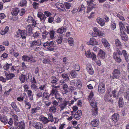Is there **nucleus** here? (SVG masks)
Wrapping results in <instances>:
<instances>
[{
	"label": "nucleus",
	"instance_id": "nucleus-1",
	"mask_svg": "<svg viewBox=\"0 0 129 129\" xmlns=\"http://www.w3.org/2000/svg\"><path fill=\"white\" fill-rule=\"evenodd\" d=\"M93 30L94 32V33H92V36L94 37H96L97 36L100 37H102L104 35V33L101 31L99 30L96 27H94Z\"/></svg>",
	"mask_w": 129,
	"mask_h": 129
},
{
	"label": "nucleus",
	"instance_id": "nucleus-2",
	"mask_svg": "<svg viewBox=\"0 0 129 129\" xmlns=\"http://www.w3.org/2000/svg\"><path fill=\"white\" fill-rule=\"evenodd\" d=\"M121 72L120 70L115 69L113 71L112 75H110L111 78L112 79H118L120 76Z\"/></svg>",
	"mask_w": 129,
	"mask_h": 129
},
{
	"label": "nucleus",
	"instance_id": "nucleus-3",
	"mask_svg": "<svg viewBox=\"0 0 129 129\" xmlns=\"http://www.w3.org/2000/svg\"><path fill=\"white\" fill-rule=\"evenodd\" d=\"M105 84L104 83H100L98 86V90L99 93L100 94L103 93L105 91Z\"/></svg>",
	"mask_w": 129,
	"mask_h": 129
},
{
	"label": "nucleus",
	"instance_id": "nucleus-4",
	"mask_svg": "<svg viewBox=\"0 0 129 129\" xmlns=\"http://www.w3.org/2000/svg\"><path fill=\"white\" fill-rule=\"evenodd\" d=\"M18 31L20 34L21 36L22 39H25L26 38V36H30L29 34H28L26 30H21L19 29Z\"/></svg>",
	"mask_w": 129,
	"mask_h": 129
},
{
	"label": "nucleus",
	"instance_id": "nucleus-5",
	"mask_svg": "<svg viewBox=\"0 0 129 129\" xmlns=\"http://www.w3.org/2000/svg\"><path fill=\"white\" fill-rule=\"evenodd\" d=\"M32 125L36 129H42L43 128L42 124L39 122H34L33 123Z\"/></svg>",
	"mask_w": 129,
	"mask_h": 129
},
{
	"label": "nucleus",
	"instance_id": "nucleus-6",
	"mask_svg": "<svg viewBox=\"0 0 129 129\" xmlns=\"http://www.w3.org/2000/svg\"><path fill=\"white\" fill-rule=\"evenodd\" d=\"M113 57L117 62L119 63L121 61V60L120 56L118 55L116 52H114L113 53Z\"/></svg>",
	"mask_w": 129,
	"mask_h": 129
},
{
	"label": "nucleus",
	"instance_id": "nucleus-7",
	"mask_svg": "<svg viewBox=\"0 0 129 129\" xmlns=\"http://www.w3.org/2000/svg\"><path fill=\"white\" fill-rule=\"evenodd\" d=\"M41 41L40 39L33 41L30 45V47H33L34 46H40L41 45Z\"/></svg>",
	"mask_w": 129,
	"mask_h": 129
},
{
	"label": "nucleus",
	"instance_id": "nucleus-8",
	"mask_svg": "<svg viewBox=\"0 0 129 129\" xmlns=\"http://www.w3.org/2000/svg\"><path fill=\"white\" fill-rule=\"evenodd\" d=\"M17 125H15L17 127V129H25V125L23 122L21 121L17 122Z\"/></svg>",
	"mask_w": 129,
	"mask_h": 129
},
{
	"label": "nucleus",
	"instance_id": "nucleus-9",
	"mask_svg": "<svg viewBox=\"0 0 129 129\" xmlns=\"http://www.w3.org/2000/svg\"><path fill=\"white\" fill-rule=\"evenodd\" d=\"M27 21L28 23H32L31 25L33 26H35L36 24V21L33 18L30 16L28 17Z\"/></svg>",
	"mask_w": 129,
	"mask_h": 129
},
{
	"label": "nucleus",
	"instance_id": "nucleus-10",
	"mask_svg": "<svg viewBox=\"0 0 129 129\" xmlns=\"http://www.w3.org/2000/svg\"><path fill=\"white\" fill-rule=\"evenodd\" d=\"M54 43L53 41H51L49 42V45L47 49L50 51H53L54 50Z\"/></svg>",
	"mask_w": 129,
	"mask_h": 129
},
{
	"label": "nucleus",
	"instance_id": "nucleus-11",
	"mask_svg": "<svg viewBox=\"0 0 129 129\" xmlns=\"http://www.w3.org/2000/svg\"><path fill=\"white\" fill-rule=\"evenodd\" d=\"M69 101H64L63 102L61 103L59 105L60 108V111L62 110L63 109L66 108V105L69 103Z\"/></svg>",
	"mask_w": 129,
	"mask_h": 129
},
{
	"label": "nucleus",
	"instance_id": "nucleus-12",
	"mask_svg": "<svg viewBox=\"0 0 129 129\" xmlns=\"http://www.w3.org/2000/svg\"><path fill=\"white\" fill-rule=\"evenodd\" d=\"M19 9L18 8H13L11 12L13 16H16L19 12Z\"/></svg>",
	"mask_w": 129,
	"mask_h": 129
},
{
	"label": "nucleus",
	"instance_id": "nucleus-13",
	"mask_svg": "<svg viewBox=\"0 0 129 129\" xmlns=\"http://www.w3.org/2000/svg\"><path fill=\"white\" fill-rule=\"evenodd\" d=\"M11 105L12 108L16 112H19L20 111V110L19 108L17 107V105L15 102H12L11 104Z\"/></svg>",
	"mask_w": 129,
	"mask_h": 129
},
{
	"label": "nucleus",
	"instance_id": "nucleus-14",
	"mask_svg": "<svg viewBox=\"0 0 129 129\" xmlns=\"http://www.w3.org/2000/svg\"><path fill=\"white\" fill-rule=\"evenodd\" d=\"M40 119L44 124H47L49 122L48 119L43 115L41 116Z\"/></svg>",
	"mask_w": 129,
	"mask_h": 129
},
{
	"label": "nucleus",
	"instance_id": "nucleus-15",
	"mask_svg": "<svg viewBox=\"0 0 129 129\" xmlns=\"http://www.w3.org/2000/svg\"><path fill=\"white\" fill-rule=\"evenodd\" d=\"M91 124L93 127H96L99 124V121L96 119H94L91 122Z\"/></svg>",
	"mask_w": 129,
	"mask_h": 129
},
{
	"label": "nucleus",
	"instance_id": "nucleus-16",
	"mask_svg": "<svg viewBox=\"0 0 129 129\" xmlns=\"http://www.w3.org/2000/svg\"><path fill=\"white\" fill-rule=\"evenodd\" d=\"M119 118V115L118 114L114 113L112 115L111 118L112 120H113L115 122H116L118 121Z\"/></svg>",
	"mask_w": 129,
	"mask_h": 129
},
{
	"label": "nucleus",
	"instance_id": "nucleus-17",
	"mask_svg": "<svg viewBox=\"0 0 129 129\" xmlns=\"http://www.w3.org/2000/svg\"><path fill=\"white\" fill-rule=\"evenodd\" d=\"M38 17L40 18L41 21L42 22H44L46 18L45 15L41 13H38Z\"/></svg>",
	"mask_w": 129,
	"mask_h": 129
},
{
	"label": "nucleus",
	"instance_id": "nucleus-18",
	"mask_svg": "<svg viewBox=\"0 0 129 129\" xmlns=\"http://www.w3.org/2000/svg\"><path fill=\"white\" fill-rule=\"evenodd\" d=\"M82 115V112L81 110H79L74 114V117L77 120H79L80 118Z\"/></svg>",
	"mask_w": 129,
	"mask_h": 129
},
{
	"label": "nucleus",
	"instance_id": "nucleus-19",
	"mask_svg": "<svg viewBox=\"0 0 129 129\" xmlns=\"http://www.w3.org/2000/svg\"><path fill=\"white\" fill-rule=\"evenodd\" d=\"M96 21L102 26H104L105 24V22L104 20L100 17H98L96 19Z\"/></svg>",
	"mask_w": 129,
	"mask_h": 129
},
{
	"label": "nucleus",
	"instance_id": "nucleus-20",
	"mask_svg": "<svg viewBox=\"0 0 129 129\" xmlns=\"http://www.w3.org/2000/svg\"><path fill=\"white\" fill-rule=\"evenodd\" d=\"M106 56L105 53L101 49L100 50L98 57L104 58L106 57Z\"/></svg>",
	"mask_w": 129,
	"mask_h": 129
},
{
	"label": "nucleus",
	"instance_id": "nucleus-21",
	"mask_svg": "<svg viewBox=\"0 0 129 129\" xmlns=\"http://www.w3.org/2000/svg\"><path fill=\"white\" fill-rule=\"evenodd\" d=\"M12 117L13 119V123L15 125H17V122L18 121V116L16 114H13L12 115Z\"/></svg>",
	"mask_w": 129,
	"mask_h": 129
},
{
	"label": "nucleus",
	"instance_id": "nucleus-22",
	"mask_svg": "<svg viewBox=\"0 0 129 129\" xmlns=\"http://www.w3.org/2000/svg\"><path fill=\"white\" fill-rule=\"evenodd\" d=\"M89 43L90 45H97L98 42L95 39L93 38H91L90 39Z\"/></svg>",
	"mask_w": 129,
	"mask_h": 129
},
{
	"label": "nucleus",
	"instance_id": "nucleus-23",
	"mask_svg": "<svg viewBox=\"0 0 129 129\" xmlns=\"http://www.w3.org/2000/svg\"><path fill=\"white\" fill-rule=\"evenodd\" d=\"M8 119L7 117L5 116H2L1 118L0 119L2 123H4L5 124H7L8 122Z\"/></svg>",
	"mask_w": 129,
	"mask_h": 129
},
{
	"label": "nucleus",
	"instance_id": "nucleus-24",
	"mask_svg": "<svg viewBox=\"0 0 129 129\" xmlns=\"http://www.w3.org/2000/svg\"><path fill=\"white\" fill-rule=\"evenodd\" d=\"M66 27L63 26L61 28H59L58 29L57 31V33H58L62 34L64 31L66 32Z\"/></svg>",
	"mask_w": 129,
	"mask_h": 129
},
{
	"label": "nucleus",
	"instance_id": "nucleus-25",
	"mask_svg": "<svg viewBox=\"0 0 129 129\" xmlns=\"http://www.w3.org/2000/svg\"><path fill=\"white\" fill-rule=\"evenodd\" d=\"M102 43L104 45L105 47H110V45L107 41L105 38H103L102 40Z\"/></svg>",
	"mask_w": 129,
	"mask_h": 129
},
{
	"label": "nucleus",
	"instance_id": "nucleus-26",
	"mask_svg": "<svg viewBox=\"0 0 129 129\" xmlns=\"http://www.w3.org/2000/svg\"><path fill=\"white\" fill-rule=\"evenodd\" d=\"M55 95L56 99L57 100V101L58 103H60L62 101V99L60 97V94L58 92Z\"/></svg>",
	"mask_w": 129,
	"mask_h": 129
},
{
	"label": "nucleus",
	"instance_id": "nucleus-27",
	"mask_svg": "<svg viewBox=\"0 0 129 129\" xmlns=\"http://www.w3.org/2000/svg\"><path fill=\"white\" fill-rule=\"evenodd\" d=\"M25 79H26V81H27V78L26 75H24L23 74H21V76L19 77L20 80L21 82L22 83H23L25 82Z\"/></svg>",
	"mask_w": 129,
	"mask_h": 129
},
{
	"label": "nucleus",
	"instance_id": "nucleus-28",
	"mask_svg": "<svg viewBox=\"0 0 129 129\" xmlns=\"http://www.w3.org/2000/svg\"><path fill=\"white\" fill-rule=\"evenodd\" d=\"M115 45L118 49H120L122 47L121 42L118 39H116L115 41Z\"/></svg>",
	"mask_w": 129,
	"mask_h": 129
},
{
	"label": "nucleus",
	"instance_id": "nucleus-29",
	"mask_svg": "<svg viewBox=\"0 0 129 129\" xmlns=\"http://www.w3.org/2000/svg\"><path fill=\"white\" fill-rule=\"evenodd\" d=\"M53 80L51 82V83L53 85H57L58 84V79L55 76H53L52 77Z\"/></svg>",
	"mask_w": 129,
	"mask_h": 129
},
{
	"label": "nucleus",
	"instance_id": "nucleus-30",
	"mask_svg": "<svg viewBox=\"0 0 129 129\" xmlns=\"http://www.w3.org/2000/svg\"><path fill=\"white\" fill-rule=\"evenodd\" d=\"M5 75L6 78L7 80H9L12 79L15 76V75L14 74L12 73H9V74H5Z\"/></svg>",
	"mask_w": 129,
	"mask_h": 129
},
{
	"label": "nucleus",
	"instance_id": "nucleus-31",
	"mask_svg": "<svg viewBox=\"0 0 129 129\" xmlns=\"http://www.w3.org/2000/svg\"><path fill=\"white\" fill-rule=\"evenodd\" d=\"M92 114L93 116L96 115L98 113V108L97 107H92L91 109Z\"/></svg>",
	"mask_w": 129,
	"mask_h": 129
},
{
	"label": "nucleus",
	"instance_id": "nucleus-32",
	"mask_svg": "<svg viewBox=\"0 0 129 129\" xmlns=\"http://www.w3.org/2000/svg\"><path fill=\"white\" fill-rule=\"evenodd\" d=\"M28 95L29 99L30 101H32L33 99V95L32 93V91L31 90H28Z\"/></svg>",
	"mask_w": 129,
	"mask_h": 129
},
{
	"label": "nucleus",
	"instance_id": "nucleus-33",
	"mask_svg": "<svg viewBox=\"0 0 129 129\" xmlns=\"http://www.w3.org/2000/svg\"><path fill=\"white\" fill-rule=\"evenodd\" d=\"M124 105V102L123 98L120 97L118 101V105L119 108L122 107Z\"/></svg>",
	"mask_w": 129,
	"mask_h": 129
},
{
	"label": "nucleus",
	"instance_id": "nucleus-34",
	"mask_svg": "<svg viewBox=\"0 0 129 129\" xmlns=\"http://www.w3.org/2000/svg\"><path fill=\"white\" fill-rule=\"evenodd\" d=\"M87 70L89 73L90 74H93L94 73V71L91 66H89L86 68Z\"/></svg>",
	"mask_w": 129,
	"mask_h": 129
},
{
	"label": "nucleus",
	"instance_id": "nucleus-35",
	"mask_svg": "<svg viewBox=\"0 0 129 129\" xmlns=\"http://www.w3.org/2000/svg\"><path fill=\"white\" fill-rule=\"evenodd\" d=\"M122 40L126 42L128 41V38L126 34H124L121 35Z\"/></svg>",
	"mask_w": 129,
	"mask_h": 129
},
{
	"label": "nucleus",
	"instance_id": "nucleus-36",
	"mask_svg": "<svg viewBox=\"0 0 129 129\" xmlns=\"http://www.w3.org/2000/svg\"><path fill=\"white\" fill-rule=\"evenodd\" d=\"M20 5L23 7H26V6L27 2L26 0H22L20 2Z\"/></svg>",
	"mask_w": 129,
	"mask_h": 129
},
{
	"label": "nucleus",
	"instance_id": "nucleus-37",
	"mask_svg": "<svg viewBox=\"0 0 129 129\" xmlns=\"http://www.w3.org/2000/svg\"><path fill=\"white\" fill-rule=\"evenodd\" d=\"M89 101V102L90 103V104L92 106V108L97 107L96 106V102L95 101L92 100H90Z\"/></svg>",
	"mask_w": 129,
	"mask_h": 129
},
{
	"label": "nucleus",
	"instance_id": "nucleus-38",
	"mask_svg": "<svg viewBox=\"0 0 129 129\" xmlns=\"http://www.w3.org/2000/svg\"><path fill=\"white\" fill-rule=\"evenodd\" d=\"M36 93V95L37 96V98H39L43 96L42 91L41 90H39Z\"/></svg>",
	"mask_w": 129,
	"mask_h": 129
},
{
	"label": "nucleus",
	"instance_id": "nucleus-39",
	"mask_svg": "<svg viewBox=\"0 0 129 129\" xmlns=\"http://www.w3.org/2000/svg\"><path fill=\"white\" fill-rule=\"evenodd\" d=\"M22 60L24 61L29 62V57L27 55H24L22 56Z\"/></svg>",
	"mask_w": 129,
	"mask_h": 129
},
{
	"label": "nucleus",
	"instance_id": "nucleus-40",
	"mask_svg": "<svg viewBox=\"0 0 129 129\" xmlns=\"http://www.w3.org/2000/svg\"><path fill=\"white\" fill-rule=\"evenodd\" d=\"M27 31H28V34H29L30 36V34H31L32 32V28L31 27V26L30 25H28L26 27V30Z\"/></svg>",
	"mask_w": 129,
	"mask_h": 129
},
{
	"label": "nucleus",
	"instance_id": "nucleus-41",
	"mask_svg": "<svg viewBox=\"0 0 129 129\" xmlns=\"http://www.w3.org/2000/svg\"><path fill=\"white\" fill-rule=\"evenodd\" d=\"M122 54H123L124 57L125 58L126 61H127L128 60V59L126 51L125 50H123L122 51Z\"/></svg>",
	"mask_w": 129,
	"mask_h": 129
},
{
	"label": "nucleus",
	"instance_id": "nucleus-42",
	"mask_svg": "<svg viewBox=\"0 0 129 129\" xmlns=\"http://www.w3.org/2000/svg\"><path fill=\"white\" fill-rule=\"evenodd\" d=\"M43 98L44 99H47L48 100L50 97V95H48V93L45 92H44L43 93Z\"/></svg>",
	"mask_w": 129,
	"mask_h": 129
},
{
	"label": "nucleus",
	"instance_id": "nucleus-43",
	"mask_svg": "<svg viewBox=\"0 0 129 129\" xmlns=\"http://www.w3.org/2000/svg\"><path fill=\"white\" fill-rule=\"evenodd\" d=\"M64 5L67 9H70L71 7V4L68 2L64 3Z\"/></svg>",
	"mask_w": 129,
	"mask_h": 129
},
{
	"label": "nucleus",
	"instance_id": "nucleus-44",
	"mask_svg": "<svg viewBox=\"0 0 129 129\" xmlns=\"http://www.w3.org/2000/svg\"><path fill=\"white\" fill-rule=\"evenodd\" d=\"M62 37H58L57 40H56V42H57L58 44H60L62 42Z\"/></svg>",
	"mask_w": 129,
	"mask_h": 129
},
{
	"label": "nucleus",
	"instance_id": "nucleus-45",
	"mask_svg": "<svg viewBox=\"0 0 129 129\" xmlns=\"http://www.w3.org/2000/svg\"><path fill=\"white\" fill-rule=\"evenodd\" d=\"M62 76L63 78L67 81L69 80V78L68 75L66 74H62Z\"/></svg>",
	"mask_w": 129,
	"mask_h": 129
},
{
	"label": "nucleus",
	"instance_id": "nucleus-46",
	"mask_svg": "<svg viewBox=\"0 0 129 129\" xmlns=\"http://www.w3.org/2000/svg\"><path fill=\"white\" fill-rule=\"evenodd\" d=\"M58 91H57V90L54 88H52V90L51 91L50 95L52 96H53V94H54L55 95L57 92Z\"/></svg>",
	"mask_w": 129,
	"mask_h": 129
},
{
	"label": "nucleus",
	"instance_id": "nucleus-47",
	"mask_svg": "<svg viewBox=\"0 0 129 129\" xmlns=\"http://www.w3.org/2000/svg\"><path fill=\"white\" fill-rule=\"evenodd\" d=\"M54 34L55 31L53 30L51 31L50 32L49 35L51 39H53L54 38Z\"/></svg>",
	"mask_w": 129,
	"mask_h": 129
},
{
	"label": "nucleus",
	"instance_id": "nucleus-48",
	"mask_svg": "<svg viewBox=\"0 0 129 129\" xmlns=\"http://www.w3.org/2000/svg\"><path fill=\"white\" fill-rule=\"evenodd\" d=\"M56 107L53 106L50 108L49 111L55 113L56 112Z\"/></svg>",
	"mask_w": 129,
	"mask_h": 129
},
{
	"label": "nucleus",
	"instance_id": "nucleus-49",
	"mask_svg": "<svg viewBox=\"0 0 129 129\" xmlns=\"http://www.w3.org/2000/svg\"><path fill=\"white\" fill-rule=\"evenodd\" d=\"M85 54L86 56L88 58L91 57L92 56V53L89 51H85Z\"/></svg>",
	"mask_w": 129,
	"mask_h": 129
},
{
	"label": "nucleus",
	"instance_id": "nucleus-50",
	"mask_svg": "<svg viewBox=\"0 0 129 129\" xmlns=\"http://www.w3.org/2000/svg\"><path fill=\"white\" fill-rule=\"evenodd\" d=\"M94 1V0H89L87 1V4L89 6H92V5H93V3Z\"/></svg>",
	"mask_w": 129,
	"mask_h": 129
},
{
	"label": "nucleus",
	"instance_id": "nucleus-51",
	"mask_svg": "<svg viewBox=\"0 0 129 129\" xmlns=\"http://www.w3.org/2000/svg\"><path fill=\"white\" fill-rule=\"evenodd\" d=\"M12 64H9L7 63L6 64L4 65V66L3 68L4 69L7 70L9 69L10 66H11Z\"/></svg>",
	"mask_w": 129,
	"mask_h": 129
},
{
	"label": "nucleus",
	"instance_id": "nucleus-52",
	"mask_svg": "<svg viewBox=\"0 0 129 129\" xmlns=\"http://www.w3.org/2000/svg\"><path fill=\"white\" fill-rule=\"evenodd\" d=\"M43 34L42 35V38L43 39H45L46 37L47 36L48 34L49 33L46 31H44L43 33Z\"/></svg>",
	"mask_w": 129,
	"mask_h": 129
},
{
	"label": "nucleus",
	"instance_id": "nucleus-53",
	"mask_svg": "<svg viewBox=\"0 0 129 129\" xmlns=\"http://www.w3.org/2000/svg\"><path fill=\"white\" fill-rule=\"evenodd\" d=\"M56 6L59 9L61 8H62L64 6V4L60 3L56 4Z\"/></svg>",
	"mask_w": 129,
	"mask_h": 129
},
{
	"label": "nucleus",
	"instance_id": "nucleus-54",
	"mask_svg": "<svg viewBox=\"0 0 129 129\" xmlns=\"http://www.w3.org/2000/svg\"><path fill=\"white\" fill-rule=\"evenodd\" d=\"M110 27L113 30H114L116 28V25L114 22H112Z\"/></svg>",
	"mask_w": 129,
	"mask_h": 129
},
{
	"label": "nucleus",
	"instance_id": "nucleus-55",
	"mask_svg": "<svg viewBox=\"0 0 129 129\" xmlns=\"http://www.w3.org/2000/svg\"><path fill=\"white\" fill-rule=\"evenodd\" d=\"M117 91L115 90H114L112 92L113 94V97L115 98L117 97L118 96V94H117Z\"/></svg>",
	"mask_w": 129,
	"mask_h": 129
},
{
	"label": "nucleus",
	"instance_id": "nucleus-56",
	"mask_svg": "<svg viewBox=\"0 0 129 129\" xmlns=\"http://www.w3.org/2000/svg\"><path fill=\"white\" fill-rule=\"evenodd\" d=\"M48 116L49 121H50L52 122H53L54 121V120L52 115V114H49Z\"/></svg>",
	"mask_w": 129,
	"mask_h": 129
},
{
	"label": "nucleus",
	"instance_id": "nucleus-57",
	"mask_svg": "<svg viewBox=\"0 0 129 129\" xmlns=\"http://www.w3.org/2000/svg\"><path fill=\"white\" fill-rule=\"evenodd\" d=\"M29 62L30 61V62H35L36 61L35 60V58L34 57L32 56L29 57Z\"/></svg>",
	"mask_w": 129,
	"mask_h": 129
},
{
	"label": "nucleus",
	"instance_id": "nucleus-58",
	"mask_svg": "<svg viewBox=\"0 0 129 129\" xmlns=\"http://www.w3.org/2000/svg\"><path fill=\"white\" fill-rule=\"evenodd\" d=\"M31 87L32 89H34L35 91H37L38 89V88H37V85L35 84H32L31 85Z\"/></svg>",
	"mask_w": 129,
	"mask_h": 129
},
{
	"label": "nucleus",
	"instance_id": "nucleus-59",
	"mask_svg": "<svg viewBox=\"0 0 129 129\" xmlns=\"http://www.w3.org/2000/svg\"><path fill=\"white\" fill-rule=\"evenodd\" d=\"M46 86V84H43V85H41L39 87V88L40 89V90L42 91V90H44L45 89V88Z\"/></svg>",
	"mask_w": 129,
	"mask_h": 129
},
{
	"label": "nucleus",
	"instance_id": "nucleus-60",
	"mask_svg": "<svg viewBox=\"0 0 129 129\" xmlns=\"http://www.w3.org/2000/svg\"><path fill=\"white\" fill-rule=\"evenodd\" d=\"M39 5V4L36 2H34L33 4L34 8L36 9H37L38 8V6Z\"/></svg>",
	"mask_w": 129,
	"mask_h": 129
},
{
	"label": "nucleus",
	"instance_id": "nucleus-61",
	"mask_svg": "<svg viewBox=\"0 0 129 129\" xmlns=\"http://www.w3.org/2000/svg\"><path fill=\"white\" fill-rule=\"evenodd\" d=\"M70 74L71 76L74 78L77 75L76 72L74 71H71Z\"/></svg>",
	"mask_w": 129,
	"mask_h": 129
},
{
	"label": "nucleus",
	"instance_id": "nucleus-62",
	"mask_svg": "<svg viewBox=\"0 0 129 129\" xmlns=\"http://www.w3.org/2000/svg\"><path fill=\"white\" fill-rule=\"evenodd\" d=\"M43 62L45 64L49 63L50 62V60L49 59L46 58L43 60Z\"/></svg>",
	"mask_w": 129,
	"mask_h": 129
},
{
	"label": "nucleus",
	"instance_id": "nucleus-63",
	"mask_svg": "<svg viewBox=\"0 0 129 129\" xmlns=\"http://www.w3.org/2000/svg\"><path fill=\"white\" fill-rule=\"evenodd\" d=\"M74 68L75 69L76 71H78L80 70V67L79 64H75L74 66Z\"/></svg>",
	"mask_w": 129,
	"mask_h": 129
},
{
	"label": "nucleus",
	"instance_id": "nucleus-64",
	"mask_svg": "<svg viewBox=\"0 0 129 129\" xmlns=\"http://www.w3.org/2000/svg\"><path fill=\"white\" fill-rule=\"evenodd\" d=\"M40 34V33H37V32L33 34V37L34 38H37L39 36Z\"/></svg>",
	"mask_w": 129,
	"mask_h": 129
}]
</instances>
